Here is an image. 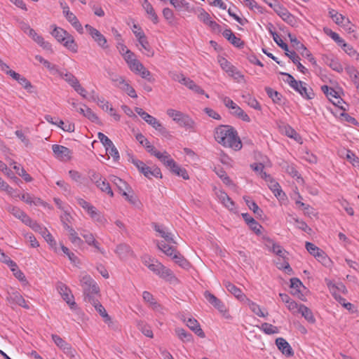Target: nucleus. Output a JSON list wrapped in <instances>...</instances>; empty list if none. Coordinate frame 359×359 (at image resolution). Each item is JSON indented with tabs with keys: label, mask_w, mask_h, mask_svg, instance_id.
<instances>
[{
	"label": "nucleus",
	"mask_w": 359,
	"mask_h": 359,
	"mask_svg": "<svg viewBox=\"0 0 359 359\" xmlns=\"http://www.w3.org/2000/svg\"><path fill=\"white\" fill-rule=\"evenodd\" d=\"M204 297L212 304L215 309H217L220 313H226L227 311L226 307L224 304L213 294L209 291L204 292Z\"/></svg>",
	"instance_id": "obj_10"
},
{
	"label": "nucleus",
	"mask_w": 359,
	"mask_h": 359,
	"mask_svg": "<svg viewBox=\"0 0 359 359\" xmlns=\"http://www.w3.org/2000/svg\"><path fill=\"white\" fill-rule=\"evenodd\" d=\"M329 67L332 68L334 71H336L339 73H341L344 69L342 65L340 63L339 60L335 57L330 62Z\"/></svg>",
	"instance_id": "obj_57"
},
{
	"label": "nucleus",
	"mask_w": 359,
	"mask_h": 359,
	"mask_svg": "<svg viewBox=\"0 0 359 359\" xmlns=\"http://www.w3.org/2000/svg\"><path fill=\"white\" fill-rule=\"evenodd\" d=\"M276 344L282 353L286 356H292L294 355L292 347L285 339L282 337L277 338Z\"/></svg>",
	"instance_id": "obj_13"
},
{
	"label": "nucleus",
	"mask_w": 359,
	"mask_h": 359,
	"mask_svg": "<svg viewBox=\"0 0 359 359\" xmlns=\"http://www.w3.org/2000/svg\"><path fill=\"white\" fill-rule=\"evenodd\" d=\"M265 90L269 97H271L275 103H280L282 97L280 93L270 87H266Z\"/></svg>",
	"instance_id": "obj_43"
},
{
	"label": "nucleus",
	"mask_w": 359,
	"mask_h": 359,
	"mask_svg": "<svg viewBox=\"0 0 359 359\" xmlns=\"http://www.w3.org/2000/svg\"><path fill=\"white\" fill-rule=\"evenodd\" d=\"M175 333L183 342H189L193 341L192 334L187 332L182 328H176Z\"/></svg>",
	"instance_id": "obj_37"
},
{
	"label": "nucleus",
	"mask_w": 359,
	"mask_h": 359,
	"mask_svg": "<svg viewBox=\"0 0 359 359\" xmlns=\"http://www.w3.org/2000/svg\"><path fill=\"white\" fill-rule=\"evenodd\" d=\"M52 339L55 342V344L60 348L63 349L66 346H67L68 343L66 342L62 338H61L59 335L53 334L51 335Z\"/></svg>",
	"instance_id": "obj_56"
},
{
	"label": "nucleus",
	"mask_w": 359,
	"mask_h": 359,
	"mask_svg": "<svg viewBox=\"0 0 359 359\" xmlns=\"http://www.w3.org/2000/svg\"><path fill=\"white\" fill-rule=\"evenodd\" d=\"M268 186L269 189L273 191L276 198H278L279 200H284L285 194L282 191L280 186L277 182H276L273 178H271L268 182Z\"/></svg>",
	"instance_id": "obj_20"
},
{
	"label": "nucleus",
	"mask_w": 359,
	"mask_h": 359,
	"mask_svg": "<svg viewBox=\"0 0 359 359\" xmlns=\"http://www.w3.org/2000/svg\"><path fill=\"white\" fill-rule=\"evenodd\" d=\"M270 33L273 36V39L274 41L277 43L278 46H280L282 49H283L285 53H288L290 50H288V46L283 42V41L280 38V36L272 30H269Z\"/></svg>",
	"instance_id": "obj_47"
},
{
	"label": "nucleus",
	"mask_w": 359,
	"mask_h": 359,
	"mask_svg": "<svg viewBox=\"0 0 359 359\" xmlns=\"http://www.w3.org/2000/svg\"><path fill=\"white\" fill-rule=\"evenodd\" d=\"M115 252L118 255L121 259H124L128 256L133 255V252L130 247L126 244L121 243L116 246Z\"/></svg>",
	"instance_id": "obj_22"
},
{
	"label": "nucleus",
	"mask_w": 359,
	"mask_h": 359,
	"mask_svg": "<svg viewBox=\"0 0 359 359\" xmlns=\"http://www.w3.org/2000/svg\"><path fill=\"white\" fill-rule=\"evenodd\" d=\"M148 269L170 283L176 284L179 283L177 278L174 275L172 271L158 260H153L151 265H149Z\"/></svg>",
	"instance_id": "obj_3"
},
{
	"label": "nucleus",
	"mask_w": 359,
	"mask_h": 359,
	"mask_svg": "<svg viewBox=\"0 0 359 359\" xmlns=\"http://www.w3.org/2000/svg\"><path fill=\"white\" fill-rule=\"evenodd\" d=\"M136 139L140 142V144L144 147L147 151L151 155H153L157 151L156 149L150 144L149 140L142 133L137 134Z\"/></svg>",
	"instance_id": "obj_26"
},
{
	"label": "nucleus",
	"mask_w": 359,
	"mask_h": 359,
	"mask_svg": "<svg viewBox=\"0 0 359 359\" xmlns=\"http://www.w3.org/2000/svg\"><path fill=\"white\" fill-rule=\"evenodd\" d=\"M283 132L285 133L287 137L294 138L297 141H299V139H300L297 132L290 126H285L283 128Z\"/></svg>",
	"instance_id": "obj_51"
},
{
	"label": "nucleus",
	"mask_w": 359,
	"mask_h": 359,
	"mask_svg": "<svg viewBox=\"0 0 359 359\" xmlns=\"http://www.w3.org/2000/svg\"><path fill=\"white\" fill-rule=\"evenodd\" d=\"M10 298L12 299V301L13 302L16 303L19 306H20L25 309H29V305L27 304L25 299L22 297V296L19 292H13L11 294Z\"/></svg>",
	"instance_id": "obj_35"
},
{
	"label": "nucleus",
	"mask_w": 359,
	"mask_h": 359,
	"mask_svg": "<svg viewBox=\"0 0 359 359\" xmlns=\"http://www.w3.org/2000/svg\"><path fill=\"white\" fill-rule=\"evenodd\" d=\"M13 168L15 170L17 174L22 177L26 182H29L32 181V177L28 173H27L22 167H20V165H15Z\"/></svg>",
	"instance_id": "obj_46"
},
{
	"label": "nucleus",
	"mask_w": 359,
	"mask_h": 359,
	"mask_svg": "<svg viewBox=\"0 0 359 359\" xmlns=\"http://www.w3.org/2000/svg\"><path fill=\"white\" fill-rule=\"evenodd\" d=\"M81 285L83 287V299L86 302H89L88 297L94 299L100 297V288L97 284L89 275H84L80 279Z\"/></svg>",
	"instance_id": "obj_2"
},
{
	"label": "nucleus",
	"mask_w": 359,
	"mask_h": 359,
	"mask_svg": "<svg viewBox=\"0 0 359 359\" xmlns=\"http://www.w3.org/2000/svg\"><path fill=\"white\" fill-rule=\"evenodd\" d=\"M128 161L135 165L138 170L146 177L149 178V172H151V169L143 161L134 158V156L131 154H128Z\"/></svg>",
	"instance_id": "obj_11"
},
{
	"label": "nucleus",
	"mask_w": 359,
	"mask_h": 359,
	"mask_svg": "<svg viewBox=\"0 0 359 359\" xmlns=\"http://www.w3.org/2000/svg\"><path fill=\"white\" fill-rule=\"evenodd\" d=\"M184 321L187 323V325L191 330L201 338H205V334L203 330L201 328L200 324L195 318H189L187 320L184 319Z\"/></svg>",
	"instance_id": "obj_18"
},
{
	"label": "nucleus",
	"mask_w": 359,
	"mask_h": 359,
	"mask_svg": "<svg viewBox=\"0 0 359 359\" xmlns=\"http://www.w3.org/2000/svg\"><path fill=\"white\" fill-rule=\"evenodd\" d=\"M172 165L169 168L170 172L177 176L182 177L184 180H189V176L185 168L180 167L175 161H171Z\"/></svg>",
	"instance_id": "obj_24"
},
{
	"label": "nucleus",
	"mask_w": 359,
	"mask_h": 359,
	"mask_svg": "<svg viewBox=\"0 0 359 359\" xmlns=\"http://www.w3.org/2000/svg\"><path fill=\"white\" fill-rule=\"evenodd\" d=\"M63 79L67 82L73 88H76V86L79 84L78 79L71 73H67L62 76Z\"/></svg>",
	"instance_id": "obj_44"
},
{
	"label": "nucleus",
	"mask_w": 359,
	"mask_h": 359,
	"mask_svg": "<svg viewBox=\"0 0 359 359\" xmlns=\"http://www.w3.org/2000/svg\"><path fill=\"white\" fill-rule=\"evenodd\" d=\"M167 114L172 118L174 121L181 127L193 129L195 126V122L188 115L183 114L180 111L173 109H168Z\"/></svg>",
	"instance_id": "obj_5"
},
{
	"label": "nucleus",
	"mask_w": 359,
	"mask_h": 359,
	"mask_svg": "<svg viewBox=\"0 0 359 359\" xmlns=\"http://www.w3.org/2000/svg\"><path fill=\"white\" fill-rule=\"evenodd\" d=\"M88 213L90 215L93 219L97 222L103 224L106 221V219L101 214V212L97 210L95 207H94L93 205L90 208L89 210L88 211Z\"/></svg>",
	"instance_id": "obj_36"
},
{
	"label": "nucleus",
	"mask_w": 359,
	"mask_h": 359,
	"mask_svg": "<svg viewBox=\"0 0 359 359\" xmlns=\"http://www.w3.org/2000/svg\"><path fill=\"white\" fill-rule=\"evenodd\" d=\"M83 107H86V113L84 116L93 122L97 123L99 121L97 116L91 110V109L87 107L86 105H83Z\"/></svg>",
	"instance_id": "obj_63"
},
{
	"label": "nucleus",
	"mask_w": 359,
	"mask_h": 359,
	"mask_svg": "<svg viewBox=\"0 0 359 359\" xmlns=\"http://www.w3.org/2000/svg\"><path fill=\"white\" fill-rule=\"evenodd\" d=\"M345 70L346 73L349 75V76L351 78L353 82L357 79H359V72L353 66H346L345 67Z\"/></svg>",
	"instance_id": "obj_54"
},
{
	"label": "nucleus",
	"mask_w": 359,
	"mask_h": 359,
	"mask_svg": "<svg viewBox=\"0 0 359 359\" xmlns=\"http://www.w3.org/2000/svg\"><path fill=\"white\" fill-rule=\"evenodd\" d=\"M137 327L138 330H140L146 337L153 338V332L151 330L150 326L148 325L146 323L142 320H138L137 321Z\"/></svg>",
	"instance_id": "obj_33"
},
{
	"label": "nucleus",
	"mask_w": 359,
	"mask_h": 359,
	"mask_svg": "<svg viewBox=\"0 0 359 359\" xmlns=\"http://www.w3.org/2000/svg\"><path fill=\"white\" fill-rule=\"evenodd\" d=\"M158 248L159 250L163 251L166 255L170 257H173L175 253H177V250L172 246H169L165 244L164 242H161L158 244Z\"/></svg>",
	"instance_id": "obj_42"
},
{
	"label": "nucleus",
	"mask_w": 359,
	"mask_h": 359,
	"mask_svg": "<svg viewBox=\"0 0 359 359\" xmlns=\"http://www.w3.org/2000/svg\"><path fill=\"white\" fill-rule=\"evenodd\" d=\"M95 185L102 191L107 193L111 197L114 196V192L112 191L109 182H107L106 180H101V181H99V182L96 183Z\"/></svg>",
	"instance_id": "obj_41"
},
{
	"label": "nucleus",
	"mask_w": 359,
	"mask_h": 359,
	"mask_svg": "<svg viewBox=\"0 0 359 359\" xmlns=\"http://www.w3.org/2000/svg\"><path fill=\"white\" fill-rule=\"evenodd\" d=\"M261 330L267 334H276L278 332V329L277 327L267 323H264L262 324Z\"/></svg>",
	"instance_id": "obj_48"
},
{
	"label": "nucleus",
	"mask_w": 359,
	"mask_h": 359,
	"mask_svg": "<svg viewBox=\"0 0 359 359\" xmlns=\"http://www.w3.org/2000/svg\"><path fill=\"white\" fill-rule=\"evenodd\" d=\"M65 228L69 231V239L72 243L78 246L83 243V241L77 236V233L72 227L69 226L68 224H65Z\"/></svg>",
	"instance_id": "obj_31"
},
{
	"label": "nucleus",
	"mask_w": 359,
	"mask_h": 359,
	"mask_svg": "<svg viewBox=\"0 0 359 359\" xmlns=\"http://www.w3.org/2000/svg\"><path fill=\"white\" fill-rule=\"evenodd\" d=\"M246 6L251 10H257L259 13H262V8L257 4L255 0H243Z\"/></svg>",
	"instance_id": "obj_60"
},
{
	"label": "nucleus",
	"mask_w": 359,
	"mask_h": 359,
	"mask_svg": "<svg viewBox=\"0 0 359 359\" xmlns=\"http://www.w3.org/2000/svg\"><path fill=\"white\" fill-rule=\"evenodd\" d=\"M137 74H139L142 78L147 79L151 83H153L155 81V79L153 77L151 72L147 69L144 66Z\"/></svg>",
	"instance_id": "obj_53"
},
{
	"label": "nucleus",
	"mask_w": 359,
	"mask_h": 359,
	"mask_svg": "<svg viewBox=\"0 0 359 359\" xmlns=\"http://www.w3.org/2000/svg\"><path fill=\"white\" fill-rule=\"evenodd\" d=\"M298 313H301L309 322H313V313L308 307L303 304L299 305Z\"/></svg>",
	"instance_id": "obj_40"
},
{
	"label": "nucleus",
	"mask_w": 359,
	"mask_h": 359,
	"mask_svg": "<svg viewBox=\"0 0 359 359\" xmlns=\"http://www.w3.org/2000/svg\"><path fill=\"white\" fill-rule=\"evenodd\" d=\"M330 17L337 25H341L346 20V18L341 14L338 13L334 10H331L330 12Z\"/></svg>",
	"instance_id": "obj_50"
},
{
	"label": "nucleus",
	"mask_w": 359,
	"mask_h": 359,
	"mask_svg": "<svg viewBox=\"0 0 359 359\" xmlns=\"http://www.w3.org/2000/svg\"><path fill=\"white\" fill-rule=\"evenodd\" d=\"M226 73H228L229 76H233L235 79L243 77L241 72L233 65L228 69Z\"/></svg>",
	"instance_id": "obj_64"
},
{
	"label": "nucleus",
	"mask_w": 359,
	"mask_h": 359,
	"mask_svg": "<svg viewBox=\"0 0 359 359\" xmlns=\"http://www.w3.org/2000/svg\"><path fill=\"white\" fill-rule=\"evenodd\" d=\"M339 46L343 50L348 54L350 57H353L356 60H359V53L353 48L352 46L346 43L344 41L341 43Z\"/></svg>",
	"instance_id": "obj_30"
},
{
	"label": "nucleus",
	"mask_w": 359,
	"mask_h": 359,
	"mask_svg": "<svg viewBox=\"0 0 359 359\" xmlns=\"http://www.w3.org/2000/svg\"><path fill=\"white\" fill-rule=\"evenodd\" d=\"M135 35L137 38L140 44L146 50L147 55L149 57H152L154 54V52L151 49L144 33L143 32H135Z\"/></svg>",
	"instance_id": "obj_12"
},
{
	"label": "nucleus",
	"mask_w": 359,
	"mask_h": 359,
	"mask_svg": "<svg viewBox=\"0 0 359 359\" xmlns=\"http://www.w3.org/2000/svg\"><path fill=\"white\" fill-rule=\"evenodd\" d=\"M324 32L329 36H330L336 43L339 46V45L343 43L344 41V39H341L339 35L332 31L329 28H327V27H325L324 28Z\"/></svg>",
	"instance_id": "obj_49"
},
{
	"label": "nucleus",
	"mask_w": 359,
	"mask_h": 359,
	"mask_svg": "<svg viewBox=\"0 0 359 359\" xmlns=\"http://www.w3.org/2000/svg\"><path fill=\"white\" fill-rule=\"evenodd\" d=\"M222 34L231 44L238 48H242L244 46V42L235 34L230 29H225Z\"/></svg>",
	"instance_id": "obj_17"
},
{
	"label": "nucleus",
	"mask_w": 359,
	"mask_h": 359,
	"mask_svg": "<svg viewBox=\"0 0 359 359\" xmlns=\"http://www.w3.org/2000/svg\"><path fill=\"white\" fill-rule=\"evenodd\" d=\"M247 303H248V306L250 307V309H251V311L255 313L256 315H257L259 317H265L266 315H268V313H266V314L264 313L260 308V306L257 304L256 303L252 302L250 299L246 298L245 299Z\"/></svg>",
	"instance_id": "obj_39"
},
{
	"label": "nucleus",
	"mask_w": 359,
	"mask_h": 359,
	"mask_svg": "<svg viewBox=\"0 0 359 359\" xmlns=\"http://www.w3.org/2000/svg\"><path fill=\"white\" fill-rule=\"evenodd\" d=\"M288 36L290 37L292 46L294 48H295L298 51H301V50H305V46L304 44L299 41L294 36L292 35L291 34H289Z\"/></svg>",
	"instance_id": "obj_55"
},
{
	"label": "nucleus",
	"mask_w": 359,
	"mask_h": 359,
	"mask_svg": "<svg viewBox=\"0 0 359 359\" xmlns=\"http://www.w3.org/2000/svg\"><path fill=\"white\" fill-rule=\"evenodd\" d=\"M172 259L184 269H188L190 266V263L179 252L175 253Z\"/></svg>",
	"instance_id": "obj_38"
},
{
	"label": "nucleus",
	"mask_w": 359,
	"mask_h": 359,
	"mask_svg": "<svg viewBox=\"0 0 359 359\" xmlns=\"http://www.w3.org/2000/svg\"><path fill=\"white\" fill-rule=\"evenodd\" d=\"M4 263H6L8 266L11 268V270L13 271V275L16 278L21 281L25 280V276L24 273L18 269V266L16 264V263L11 260L10 257L7 259Z\"/></svg>",
	"instance_id": "obj_23"
},
{
	"label": "nucleus",
	"mask_w": 359,
	"mask_h": 359,
	"mask_svg": "<svg viewBox=\"0 0 359 359\" xmlns=\"http://www.w3.org/2000/svg\"><path fill=\"white\" fill-rule=\"evenodd\" d=\"M105 149H106V151L109 153V154L112 156V158H114V160L115 161H118L119 160L120 156H119L118 151L113 143H112V145L108 146Z\"/></svg>",
	"instance_id": "obj_59"
},
{
	"label": "nucleus",
	"mask_w": 359,
	"mask_h": 359,
	"mask_svg": "<svg viewBox=\"0 0 359 359\" xmlns=\"http://www.w3.org/2000/svg\"><path fill=\"white\" fill-rule=\"evenodd\" d=\"M130 69L135 74H137L141 69L143 68L144 65L137 59L128 65Z\"/></svg>",
	"instance_id": "obj_61"
},
{
	"label": "nucleus",
	"mask_w": 359,
	"mask_h": 359,
	"mask_svg": "<svg viewBox=\"0 0 359 359\" xmlns=\"http://www.w3.org/2000/svg\"><path fill=\"white\" fill-rule=\"evenodd\" d=\"M217 196L224 205L229 210H233L235 206L234 202L224 191H219L217 194Z\"/></svg>",
	"instance_id": "obj_25"
},
{
	"label": "nucleus",
	"mask_w": 359,
	"mask_h": 359,
	"mask_svg": "<svg viewBox=\"0 0 359 359\" xmlns=\"http://www.w3.org/2000/svg\"><path fill=\"white\" fill-rule=\"evenodd\" d=\"M244 201L246 203V205L248 207L253 211V212L257 215V217H261L263 211L259 208L257 204L251 200H250V198L248 196L243 197Z\"/></svg>",
	"instance_id": "obj_34"
},
{
	"label": "nucleus",
	"mask_w": 359,
	"mask_h": 359,
	"mask_svg": "<svg viewBox=\"0 0 359 359\" xmlns=\"http://www.w3.org/2000/svg\"><path fill=\"white\" fill-rule=\"evenodd\" d=\"M224 285L226 287V290L232 294H233L240 301H244L247 298L245 294L243 293L241 290L237 287L231 283L229 281H225L224 283Z\"/></svg>",
	"instance_id": "obj_19"
},
{
	"label": "nucleus",
	"mask_w": 359,
	"mask_h": 359,
	"mask_svg": "<svg viewBox=\"0 0 359 359\" xmlns=\"http://www.w3.org/2000/svg\"><path fill=\"white\" fill-rule=\"evenodd\" d=\"M153 155L159 159L168 168L171 167V161H175L172 158H170V155L166 151L161 153L156 151Z\"/></svg>",
	"instance_id": "obj_29"
},
{
	"label": "nucleus",
	"mask_w": 359,
	"mask_h": 359,
	"mask_svg": "<svg viewBox=\"0 0 359 359\" xmlns=\"http://www.w3.org/2000/svg\"><path fill=\"white\" fill-rule=\"evenodd\" d=\"M85 27L100 47L102 49H107L109 48L107 39L100 31L88 24L86 25Z\"/></svg>",
	"instance_id": "obj_7"
},
{
	"label": "nucleus",
	"mask_w": 359,
	"mask_h": 359,
	"mask_svg": "<svg viewBox=\"0 0 359 359\" xmlns=\"http://www.w3.org/2000/svg\"><path fill=\"white\" fill-rule=\"evenodd\" d=\"M280 74H281L287 77V79L284 81L285 82L288 83L289 85L292 88H294V90L297 89V87L299 84V81H297V80H295V79L291 74H290L288 73L280 72Z\"/></svg>",
	"instance_id": "obj_52"
},
{
	"label": "nucleus",
	"mask_w": 359,
	"mask_h": 359,
	"mask_svg": "<svg viewBox=\"0 0 359 359\" xmlns=\"http://www.w3.org/2000/svg\"><path fill=\"white\" fill-rule=\"evenodd\" d=\"M51 34L58 42L62 43L67 49L74 53L77 52V45L75 43L74 37L67 31L61 27L55 26Z\"/></svg>",
	"instance_id": "obj_4"
},
{
	"label": "nucleus",
	"mask_w": 359,
	"mask_h": 359,
	"mask_svg": "<svg viewBox=\"0 0 359 359\" xmlns=\"http://www.w3.org/2000/svg\"><path fill=\"white\" fill-rule=\"evenodd\" d=\"M52 149L57 158L62 161H69L71 159L72 151L69 148L59 144H53Z\"/></svg>",
	"instance_id": "obj_9"
},
{
	"label": "nucleus",
	"mask_w": 359,
	"mask_h": 359,
	"mask_svg": "<svg viewBox=\"0 0 359 359\" xmlns=\"http://www.w3.org/2000/svg\"><path fill=\"white\" fill-rule=\"evenodd\" d=\"M321 90L330 100H332V98H337L339 93L332 88L324 85L321 86Z\"/></svg>",
	"instance_id": "obj_45"
},
{
	"label": "nucleus",
	"mask_w": 359,
	"mask_h": 359,
	"mask_svg": "<svg viewBox=\"0 0 359 359\" xmlns=\"http://www.w3.org/2000/svg\"><path fill=\"white\" fill-rule=\"evenodd\" d=\"M142 7L148 15H150V18L154 24L158 22V17L154 11L152 5L148 1V0H144L142 2Z\"/></svg>",
	"instance_id": "obj_27"
},
{
	"label": "nucleus",
	"mask_w": 359,
	"mask_h": 359,
	"mask_svg": "<svg viewBox=\"0 0 359 359\" xmlns=\"http://www.w3.org/2000/svg\"><path fill=\"white\" fill-rule=\"evenodd\" d=\"M316 259L320 262L324 266L327 268H331L333 265V262L331 259L327 255V254L316 246Z\"/></svg>",
	"instance_id": "obj_15"
},
{
	"label": "nucleus",
	"mask_w": 359,
	"mask_h": 359,
	"mask_svg": "<svg viewBox=\"0 0 359 359\" xmlns=\"http://www.w3.org/2000/svg\"><path fill=\"white\" fill-rule=\"evenodd\" d=\"M215 139L222 146L238 151L242 148V142L235 128L229 125H220L215 130Z\"/></svg>",
	"instance_id": "obj_1"
},
{
	"label": "nucleus",
	"mask_w": 359,
	"mask_h": 359,
	"mask_svg": "<svg viewBox=\"0 0 359 359\" xmlns=\"http://www.w3.org/2000/svg\"><path fill=\"white\" fill-rule=\"evenodd\" d=\"M264 1H266V3H267L270 7L273 8L274 11L284 20H287L292 17L287 11L285 8L281 7L276 1L271 0V1L269 2L266 0H264Z\"/></svg>",
	"instance_id": "obj_14"
},
{
	"label": "nucleus",
	"mask_w": 359,
	"mask_h": 359,
	"mask_svg": "<svg viewBox=\"0 0 359 359\" xmlns=\"http://www.w3.org/2000/svg\"><path fill=\"white\" fill-rule=\"evenodd\" d=\"M88 298L89 299V302H88L87 303L90 304L92 306L95 307V310L104 318V321L106 323H107L109 327H114V323L111 320L110 316L107 313L104 306L100 304L99 297H95L94 299H90V297Z\"/></svg>",
	"instance_id": "obj_8"
},
{
	"label": "nucleus",
	"mask_w": 359,
	"mask_h": 359,
	"mask_svg": "<svg viewBox=\"0 0 359 359\" xmlns=\"http://www.w3.org/2000/svg\"><path fill=\"white\" fill-rule=\"evenodd\" d=\"M305 85L306 83L299 81V84L297 87V89H295V90L298 91L302 96L306 97L307 99H311V97L310 96V93L308 92V89L305 86Z\"/></svg>",
	"instance_id": "obj_58"
},
{
	"label": "nucleus",
	"mask_w": 359,
	"mask_h": 359,
	"mask_svg": "<svg viewBox=\"0 0 359 359\" xmlns=\"http://www.w3.org/2000/svg\"><path fill=\"white\" fill-rule=\"evenodd\" d=\"M111 182L117 187L121 194L122 192L127 191L130 189V187L128 186V184L120 177L113 176Z\"/></svg>",
	"instance_id": "obj_32"
},
{
	"label": "nucleus",
	"mask_w": 359,
	"mask_h": 359,
	"mask_svg": "<svg viewBox=\"0 0 359 359\" xmlns=\"http://www.w3.org/2000/svg\"><path fill=\"white\" fill-rule=\"evenodd\" d=\"M327 285L332 295H335L339 293L346 294L348 293V290L346 286L342 283H338L335 284L329 280L327 282Z\"/></svg>",
	"instance_id": "obj_21"
},
{
	"label": "nucleus",
	"mask_w": 359,
	"mask_h": 359,
	"mask_svg": "<svg viewBox=\"0 0 359 359\" xmlns=\"http://www.w3.org/2000/svg\"><path fill=\"white\" fill-rule=\"evenodd\" d=\"M57 290L62 296V299L69 306L70 309H75L76 304L74 300V296L69 288L63 283L58 282L57 284Z\"/></svg>",
	"instance_id": "obj_6"
},
{
	"label": "nucleus",
	"mask_w": 359,
	"mask_h": 359,
	"mask_svg": "<svg viewBox=\"0 0 359 359\" xmlns=\"http://www.w3.org/2000/svg\"><path fill=\"white\" fill-rule=\"evenodd\" d=\"M124 90L130 97L136 98L137 97L135 89L129 85V83H124V86L120 87Z\"/></svg>",
	"instance_id": "obj_62"
},
{
	"label": "nucleus",
	"mask_w": 359,
	"mask_h": 359,
	"mask_svg": "<svg viewBox=\"0 0 359 359\" xmlns=\"http://www.w3.org/2000/svg\"><path fill=\"white\" fill-rule=\"evenodd\" d=\"M285 55L292 61L294 64L297 65V67L299 71L302 72L303 74H306L307 72V69L305 68L300 62V57L294 51H289L288 53H285Z\"/></svg>",
	"instance_id": "obj_28"
},
{
	"label": "nucleus",
	"mask_w": 359,
	"mask_h": 359,
	"mask_svg": "<svg viewBox=\"0 0 359 359\" xmlns=\"http://www.w3.org/2000/svg\"><path fill=\"white\" fill-rule=\"evenodd\" d=\"M8 75L11 76L13 79L17 81L22 87L27 90L29 93L32 92L31 89L33 88L31 82L28 81L25 76L20 75V74L14 72H9Z\"/></svg>",
	"instance_id": "obj_16"
}]
</instances>
